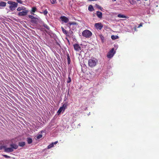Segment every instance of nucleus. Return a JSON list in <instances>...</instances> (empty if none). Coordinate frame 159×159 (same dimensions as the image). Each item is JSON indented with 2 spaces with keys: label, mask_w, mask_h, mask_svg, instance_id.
<instances>
[{
  "label": "nucleus",
  "mask_w": 159,
  "mask_h": 159,
  "mask_svg": "<svg viewBox=\"0 0 159 159\" xmlns=\"http://www.w3.org/2000/svg\"><path fill=\"white\" fill-rule=\"evenodd\" d=\"M114 49L112 48L111 50L108 53L107 57L109 58L112 57L115 54Z\"/></svg>",
  "instance_id": "obj_4"
},
{
  "label": "nucleus",
  "mask_w": 159,
  "mask_h": 159,
  "mask_svg": "<svg viewBox=\"0 0 159 159\" xmlns=\"http://www.w3.org/2000/svg\"><path fill=\"white\" fill-rule=\"evenodd\" d=\"M3 156L6 158H9L10 157V156H8L6 155H3Z\"/></svg>",
  "instance_id": "obj_34"
},
{
  "label": "nucleus",
  "mask_w": 159,
  "mask_h": 159,
  "mask_svg": "<svg viewBox=\"0 0 159 159\" xmlns=\"http://www.w3.org/2000/svg\"><path fill=\"white\" fill-rule=\"evenodd\" d=\"M96 15L99 18H101L102 17V13L99 11H97L96 12Z\"/></svg>",
  "instance_id": "obj_10"
},
{
  "label": "nucleus",
  "mask_w": 159,
  "mask_h": 159,
  "mask_svg": "<svg viewBox=\"0 0 159 159\" xmlns=\"http://www.w3.org/2000/svg\"><path fill=\"white\" fill-rule=\"evenodd\" d=\"M18 3L15 2H13V4L11 5L9 7V8L11 11H14L15 8L17 7Z\"/></svg>",
  "instance_id": "obj_5"
},
{
  "label": "nucleus",
  "mask_w": 159,
  "mask_h": 159,
  "mask_svg": "<svg viewBox=\"0 0 159 159\" xmlns=\"http://www.w3.org/2000/svg\"><path fill=\"white\" fill-rule=\"evenodd\" d=\"M92 35V33L88 30H85L82 33V36L86 38H89Z\"/></svg>",
  "instance_id": "obj_3"
},
{
  "label": "nucleus",
  "mask_w": 159,
  "mask_h": 159,
  "mask_svg": "<svg viewBox=\"0 0 159 159\" xmlns=\"http://www.w3.org/2000/svg\"><path fill=\"white\" fill-rule=\"evenodd\" d=\"M118 17L119 18H128L129 17H127L125 15H122L121 14H119L117 15Z\"/></svg>",
  "instance_id": "obj_11"
},
{
  "label": "nucleus",
  "mask_w": 159,
  "mask_h": 159,
  "mask_svg": "<svg viewBox=\"0 0 159 159\" xmlns=\"http://www.w3.org/2000/svg\"><path fill=\"white\" fill-rule=\"evenodd\" d=\"M69 25H76L77 23L75 22H70L69 23Z\"/></svg>",
  "instance_id": "obj_28"
},
{
  "label": "nucleus",
  "mask_w": 159,
  "mask_h": 159,
  "mask_svg": "<svg viewBox=\"0 0 159 159\" xmlns=\"http://www.w3.org/2000/svg\"><path fill=\"white\" fill-rule=\"evenodd\" d=\"M68 79H69V80L67 81L68 83H70L71 82V79L70 77H69Z\"/></svg>",
  "instance_id": "obj_36"
},
{
  "label": "nucleus",
  "mask_w": 159,
  "mask_h": 159,
  "mask_svg": "<svg viewBox=\"0 0 159 159\" xmlns=\"http://www.w3.org/2000/svg\"><path fill=\"white\" fill-rule=\"evenodd\" d=\"M42 135L41 134H39V135H38L37 137V139H39L40 138H42Z\"/></svg>",
  "instance_id": "obj_31"
},
{
  "label": "nucleus",
  "mask_w": 159,
  "mask_h": 159,
  "mask_svg": "<svg viewBox=\"0 0 159 159\" xmlns=\"http://www.w3.org/2000/svg\"><path fill=\"white\" fill-rule=\"evenodd\" d=\"M68 106L67 103L66 102H65L63 105L62 107H62V108L63 109V111H64L65 109L67 108V106Z\"/></svg>",
  "instance_id": "obj_13"
},
{
  "label": "nucleus",
  "mask_w": 159,
  "mask_h": 159,
  "mask_svg": "<svg viewBox=\"0 0 159 159\" xmlns=\"http://www.w3.org/2000/svg\"><path fill=\"white\" fill-rule=\"evenodd\" d=\"M57 143H58V141H57L55 142H53L52 143L54 145V144H57Z\"/></svg>",
  "instance_id": "obj_38"
},
{
  "label": "nucleus",
  "mask_w": 159,
  "mask_h": 159,
  "mask_svg": "<svg viewBox=\"0 0 159 159\" xmlns=\"http://www.w3.org/2000/svg\"><path fill=\"white\" fill-rule=\"evenodd\" d=\"M97 61V60L94 58L89 59L88 61L89 66L91 67H94L96 65Z\"/></svg>",
  "instance_id": "obj_2"
},
{
  "label": "nucleus",
  "mask_w": 159,
  "mask_h": 159,
  "mask_svg": "<svg viewBox=\"0 0 159 159\" xmlns=\"http://www.w3.org/2000/svg\"><path fill=\"white\" fill-rule=\"evenodd\" d=\"M27 141L28 144H30L32 142V140L31 138H28L27 139Z\"/></svg>",
  "instance_id": "obj_20"
},
{
  "label": "nucleus",
  "mask_w": 159,
  "mask_h": 159,
  "mask_svg": "<svg viewBox=\"0 0 159 159\" xmlns=\"http://www.w3.org/2000/svg\"><path fill=\"white\" fill-rule=\"evenodd\" d=\"M50 1L52 4H54L57 3L56 0H50Z\"/></svg>",
  "instance_id": "obj_27"
},
{
  "label": "nucleus",
  "mask_w": 159,
  "mask_h": 159,
  "mask_svg": "<svg viewBox=\"0 0 159 159\" xmlns=\"http://www.w3.org/2000/svg\"><path fill=\"white\" fill-rule=\"evenodd\" d=\"M112 1H115L116 0H112Z\"/></svg>",
  "instance_id": "obj_41"
},
{
  "label": "nucleus",
  "mask_w": 159,
  "mask_h": 159,
  "mask_svg": "<svg viewBox=\"0 0 159 159\" xmlns=\"http://www.w3.org/2000/svg\"><path fill=\"white\" fill-rule=\"evenodd\" d=\"M54 146V145L52 143H51L50 144H49V145L48 146V149H50L52 147H53Z\"/></svg>",
  "instance_id": "obj_22"
},
{
  "label": "nucleus",
  "mask_w": 159,
  "mask_h": 159,
  "mask_svg": "<svg viewBox=\"0 0 159 159\" xmlns=\"http://www.w3.org/2000/svg\"><path fill=\"white\" fill-rule=\"evenodd\" d=\"M16 1L20 4H22L23 2L21 1V0H16Z\"/></svg>",
  "instance_id": "obj_33"
},
{
  "label": "nucleus",
  "mask_w": 159,
  "mask_h": 159,
  "mask_svg": "<svg viewBox=\"0 0 159 159\" xmlns=\"http://www.w3.org/2000/svg\"><path fill=\"white\" fill-rule=\"evenodd\" d=\"M98 36L101 39L102 42V43H104L105 41V39L103 36L102 34H99V35Z\"/></svg>",
  "instance_id": "obj_12"
},
{
  "label": "nucleus",
  "mask_w": 159,
  "mask_h": 159,
  "mask_svg": "<svg viewBox=\"0 0 159 159\" xmlns=\"http://www.w3.org/2000/svg\"><path fill=\"white\" fill-rule=\"evenodd\" d=\"M142 26V23H141L139 24V26H138V28H139L140 27Z\"/></svg>",
  "instance_id": "obj_37"
},
{
  "label": "nucleus",
  "mask_w": 159,
  "mask_h": 159,
  "mask_svg": "<svg viewBox=\"0 0 159 159\" xmlns=\"http://www.w3.org/2000/svg\"><path fill=\"white\" fill-rule=\"evenodd\" d=\"M94 26L97 29L101 30L103 27V25L101 23H97L95 24Z\"/></svg>",
  "instance_id": "obj_7"
},
{
  "label": "nucleus",
  "mask_w": 159,
  "mask_h": 159,
  "mask_svg": "<svg viewBox=\"0 0 159 159\" xmlns=\"http://www.w3.org/2000/svg\"><path fill=\"white\" fill-rule=\"evenodd\" d=\"M10 148H7L6 147H4V151L5 152H12L14 151V149H16L18 147V146L14 143H12L10 144Z\"/></svg>",
  "instance_id": "obj_1"
},
{
  "label": "nucleus",
  "mask_w": 159,
  "mask_h": 159,
  "mask_svg": "<svg viewBox=\"0 0 159 159\" xmlns=\"http://www.w3.org/2000/svg\"><path fill=\"white\" fill-rule=\"evenodd\" d=\"M43 26L44 27L46 28L47 30H49L50 28L47 25L44 24L43 25Z\"/></svg>",
  "instance_id": "obj_23"
},
{
  "label": "nucleus",
  "mask_w": 159,
  "mask_h": 159,
  "mask_svg": "<svg viewBox=\"0 0 159 159\" xmlns=\"http://www.w3.org/2000/svg\"><path fill=\"white\" fill-rule=\"evenodd\" d=\"M60 19L62 21L65 23H67L69 21L68 19L65 16H61Z\"/></svg>",
  "instance_id": "obj_9"
},
{
  "label": "nucleus",
  "mask_w": 159,
  "mask_h": 159,
  "mask_svg": "<svg viewBox=\"0 0 159 159\" xmlns=\"http://www.w3.org/2000/svg\"><path fill=\"white\" fill-rule=\"evenodd\" d=\"M36 10H37V8H36V7H34L32 8L31 11L32 12H35V11H36Z\"/></svg>",
  "instance_id": "obj_26"
},
{
  "label": "nucleus",
  "mask_w": 159,
  "mask_h": 159,
  "mask_svg": "<svg viewBox=\"0 0 159 159\" xmlns=\"http://www.w3.org/2000/svg\"><path fill=\"white\" fill-rule=\"evenodd\" d=\"M31 22H33L35 23H36L37 21L36 20H31Z\"/></svg>",
  "instance_id": "obj_35"
},
{
  "label": "nucleus",
  "mask_w": 159,
  "mask_h": 159,
  "mask_svg": "<svg viewBox=\"0 0 159 159\" xmlns=\"http://www.w3.org/2000/svg\"><path fill=\"white\" fill-rule=\"evenodd\" d=\"M25 145V143L24 142H20L19 143V145L20 147H23Z\"/></svg>",
  "instance_id": "obj_17"
},
{
  "label": "nucleus",
  "mask_w": 159,
  "mask_h": 159,
  "mask_svg": "<svg viewBox=\"0 0 159 159\" xmlns=\"http://www.w3.org/2000/svg\"><path fill=\"white\" fill-rule=\"evenodd\" d=\"M119 37L117 35H112L111 36V38L113 40H115L118 39Z\"/></svg>",
  "instance_id": "obj_16"
},
{
  "label": "nucleus",
  "mask_w": 159,
  "mask_h": 159,
  "mask_svg": "<svg viewBox=\"0 0 159 159\" xmlns=\"http://www.w3.org/2000/svg\"><path fill=\"white\" fill-rule=\"evenodd\" d=\"M67 61H68V64H69L70 62V55L69 53H67Z\"/></svg>",
  "instance_id": "obj_14"
},
{
  "label": "nucleus",
  "mask_w": 159,
  "mask_h": 159,
  "mask_svg": "<svg viewBox=\"0 0 159 159\" xmlns=\"http://www.w3.org/2000/svg\"><path fill=\"white\" fill-rule=\"evenodd\" d=\"M129 2L132 5L134 4L135 2L134 0H128Z\"/></svg>",
  "instance_id": "obj_25"
},
{
  "label": "nucleus",
  "mask_w": 159,
  "mask_h": 159,
  "mask_svg": "<svg viewBox=\"0 0 159 159\" xmlns=\"http://www.w3.org/2000/svg\"><path fill=\"white\" fill-rule=\"evenodd\" d=\"M28 17L29 18L31 19H35V18L34 17V16H32L30 15H29L28 16Z\"/></svg>",
  "instance_id": "obj_30"
},
{
  "label": "nucleus",
  "mask_w": 159,
  "mask_h": 159,
  "mask_svg": "<svg viewBox=\"0 0 159 159\" xmlns=\"http://www.w3.org/2000/svg\"><path fill=\"white\" fill-rule=\"evenodd\" d=\"M98 8L101 10L102 9V8L101 7H100L99 6L98 7Z\"/></svg>",
  "instance_id": "obj_39"
},
{
  "label": "nucleus",
  "mask_w": 159,
  "mask_h": 159,
  "mask_svg": "<svg viewBox=\"0 0 159 159\" xmlns=\"http://www.w3.org/2000/svg\"><path fill=\"white\" fill-rule=\"evenodd\" d=\"M6 5V3L3 2H0V6L4 7H5Z\"/></svg>",
  "instance_id": "obj_15"
},
{
  "label": "nucleus",
  "mask_w": 159,
  "mask_h": 159,
  "mask_svg": "<svg viewBox=\"0 0 159 159\" xmlns=\"http://www.w3.org/2000/svg\"><path fill=\"white\" fill-rule=\"evenodd\" d=\"M28 11L27 10H25V11H22L20 12L18 14V15L19 16H25L27 14V13Z\"/></svg>",
  "instance_id": "obj_8"
},
{
  "label": "nucleus",
  "mask_w": 159,
  "mask_h": 159,
  "mask_svg": "<svg viewBox=\"0 0 159 159\" xmlns=\"http://www.w3.org/2000/svg\"><path fill=\"white\" fill-rule=\"evenodd\" d=\"M88 10L90 11H93L94 10L93 6L92 5H89L88 7Z\"/></svg>",
  "instance_id": "obj_18"
},
{
  "label": "nucleus",
  "mask_w": 159,
  "mask_h": 159,
  "mask_svg": "<svg viewBox=\"0 0 159 159\" xmlns=\"http://www.w3.org/2000/svg\"><path fill=\"white\" fill-rule=\"evenodd\" d=\"M73 47L75 50L76 51L79 52L81 50L80 47L78 44L75 43L74 44Z\"/></svg>",
  "instance_id": "obj_6"
},
{
  "label": "nucleus",
  "mask_w": 159,
  "mask_h": 159,
  "mask_svg": "<svg viewBox=\"0 0 159 159\" xmlns=\"http://www.w3.org/2000/svg\"><path fill=\"white\" fill-rule=\"evenodd\" d=\"M61 29L63 33L65 34H67V31L66 30H65L62 27H61Z\"/></svg>",
  "instance_id": "obj_19"
},
{
  "label": "nucleus",
  "mask_w": 159,
  "mask_h": 159,
  "mask_svg": "<svg viewBox=\"0 0 159 159\" xmlns=\"http://www.w3.org/2000/svg\"><path fill=\"white\" fill-rule=\"evenodd\" d=\"M23 10V8L22 7H18L17 9V10L18 11H20L21 10Z\"/></svg>",
  "instance_id": "obj_29"
},
{
  "label": "nucleus",
  "mask_w": 159,
  "mask_h": 159,
  "mask_svg": "<svg viewBox=\"0 0 159 159\" xmlns=\"http://www.w3.org/2000/svg\"><path fill=\"white\" fill-rule=\"evenodd\" d=\"M62 110H63V109L62 107H61L58 111L57 113L59 114L61 112Z\"/></svg>",
  "instance_id": "obj_21"
},
{
  "label": "nucleus",
  "mask_w": 159,
  "mask_h": 159,
  "mask_svg": "<svg viewBox=\"0 0 159 159\" xmlns=\"http://www.w3.org/2000/svg\"><path fill=\"white\" fill-rule=\"evenodd\" d=\"M67 40L68 42L69 43H70V42H69V41L68 40V39H67Z\"/></svg>",
  "instance_id": "obj_40"
},
{
  "label": "nucleus",
  "mask_w": 159,
  "mask_h": 159,
  "mask_svg": "<svg viewBox=\"0 0 159 159\" xmlns=\"http://www.w3.org/2000/svg\"><path fill=\"white\" fill-rule=\"evenodd\" d=\"M48 11L47 9H46L45 10H44L43 12H41V13H42L44 14L45 15H46L47 14H48Z\"/></svg>",
  "instance_id": "obj_24"
},
{
  "label": "nucleus",
  "mask_w": 159,
  "mask_h": 159,
  "mask_svg": "<svg viewBox=\"0 0 159 159\" xmlns=\"http://www.w3.org/2000/svg\"><path fill=\"white\" fill-rule=\"evenodd\" d=\"M13 2L11 1H8L7 2V3L9 4H11V5L13 4V2Z\"/></svg>",
  "instance_id": "obj_32"
}]
</instances>
